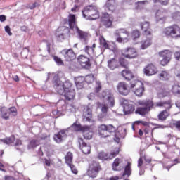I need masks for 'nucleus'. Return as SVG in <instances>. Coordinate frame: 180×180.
<instances>
[{"instance_id": "f257e3e1", "label": "nucleus", "mask_w": 180, "mask_h": 180, "mask_svg": "<svg viewBox=\"0 0 180 180\" xmlns=\"http://www.w3.org/2000/svg\"><path fill=\"white\" fill-rule=\"evenodd\" d=\"M138 105L139 106L143 107H139L136 110V113L138 115H141V116H145V115L148 114L151 109H154V108H161L162 106L167 105L166 108L168 110H165L162 111L158 116L159 120H167V117L169 116V109H171V103L169 101H159L155 103L153 102V100L146 99V100H139L137 101Z\"/></svg>"}, {"instance_id": "f03ea898", "label": "nucleus", "mask_w": 180, "mask_h": 180, "mask_svg": "<svg viewBox=\"0 0 180 180\" xmlns=\"http://www.w3.org/2000/svg\"><path fill=\"white\" fill-rule=\"evenodd\" d=\"M53 86L59 95L65 96L67 101H72L75 98V89L72 88V84L70 81L65 83L60 80L58 75H55L53 79Z\"/></svg>"}, {"instance_id": "7ed1b4c3", "label": "nucleus", "mask_w": 180, "mask_h": 180, "mask_svg": "<svg viewBox=\"0 0 180 180\" xmlns=\"http://www.w3.org/2000/svg\"><path fill=\"white\" fill-rule=\"evenodd\" d=\"M68 24L70 29L76 31L78 34L79 39L82 41H86V38L88 37V34L78 28V26L75 25V15L70 14L68 16Z\"/></svg>"}, {"instance_id": "20e7f679", "label": "nucleus", "mask_w": 180, "mask_h": 180, "mask_svg": "<svg viewBox=\"0 0 180 180\" xmlns=\"http://www.w3.org/2000/svg\"><path fill=\"white\" fill-rule=\"evenodd\" d=\"M163 33L167 37H172V39L175 40L180 39V27L176 25L166 27L163 30Z\"/></svg>"}, {"instance_id": "39448f33", "label": "nucleus", "mask_w": 180, "mask_h": 180, "mask_svg": "<svg viewBox=\"0 0 180 180\" xmlns=\"http://www.w3.org/2000/svg\"><path fill=\"white\" fill-rule=\"evenodd\" d=\"M115 130V127L112 124H101L98 127V134L101 137H103L105 139L106 137H109Z\"/></svg>"}, {"instance_id": "423d86ee", "label": "nucleus", "mask_w": 180, "mask_h": 180, "mask_svg": "<svg viewBox=\"0 0 180 180\" xmlns=\"http://www.w3.org/2000/svg\"><path fill=\"white\" fill-rule=\"evenodd\" d=\"M114 35L117 37L116 41L123 43L124 40L127 41H129L128 37L130 36V32H129L127 29L120 28L115 30Z\"/></svg>"}, {"instance_id": "0eeeda50", "label": "nucleus", "mask_w": 180, "mask_h": 180, "mask_svg": "<svg viewBox=\"0 0 180 180\" xmlns=\"http://www.w3.org/2000/svg\"><path fill=\"white\" fill-rule=\"evenodd\" d=\"M119 148H115L113 151H112L110 153H106L105 152H101L98 154V158L99 160H102L103 161H108L109 160H113L115 157L117 155H119L120 153Z\"/></svg>"}, {"instance_id": "6e6552de", "label": "nucleus", "mask_w": 180, "mask_h": 180, "mask_svg": "<svg viewBox=\"0 0 180 180\" xmlns=\"http://www.w3.org/2000/svg\"><path fill=\"white\" fill-rule=\"evenodd\" d=\"M160 57H163L162 60H160L161 65H167L169 61H171V58L172 57V52L169 50L162 51L159 53Z\"/></svg>"}, {"instance_id": "1a4fd4ad", "label": "nucleus", "mask_w": 180, "mask_h": 180, "mask_svg": "<svg viewBox=\"0 0 180 180\" xmlns=\"http://www.w3.org/2000/svg\"><path fill=\"white\" fill-rule=\"evenodd\" d=\"M122 56H124L125 58H136L137 57V51L133 47L125 48L122 50Z\"/></svg>"}, {"instance_id": "9d476101", "label": "nucleus", "mask_w": 180, "mask_h": 180, "mask_svg": "<svg viewBox=\"0 0 180 180\" xmlns=\"http://www.w3.org/2000/svg\"><path fill=\"white\" fill-rule=\"evenodd\" d=\"M102 98H107L108 104L110 108H113L115 106V97L113 96V93L110 90H104L101 94Z\"/></svg>"}, {"instance_id": "9b49d317", "label": "nucleus", "mask_w": 180, "mask_h": 180, "mask_svg": "<svg viewBox=\"0 0 180 180\" xmlns=\"http://www.w3.org/2000/svg\"><path fill=\"white\" fill-rule=\"evenodd\" d=\"M61 54H63L65 61H74L77 58V56H75V53L72 49H63L61 51Z\"/></svg>"}, {"instance_id": "f8f14e48", "label": "nucleus", "mask_w": 180, "mask_h": 180, "mask_svg": "<svg viewBox=\"0 0 180 180\" xmlns=\"http://www.w3.org/2000/svg\"><path fill=\"white\" fill-rule=\"evenodd\" d=\"M68 33V28L65 27H60L56 30L55 36L58 41L65 40V34Z\"/></svg>"}, {"instance_id": "ddd939ff", "label": "nucleus", "mask_w": 180, "mask_h": 180, "mask_svg": "<svg viewBox=\"0 0 180 180\" xmlns=\"http://www.w3.org/2000/svg\"><path fill=\"white\" fill-rule=\"evenodd\" d=\"M168 11L167 10L160 8L156 11L155 18L157 23H164L167 19V14Z\"/></svg>"}, {"instance_id": "4468645a", "label": "nucleus", "mask_w": 180, "mask_h": 180, "mask_svg": "<svg viewBox=\"0 0 180 180\" xmlns=\"http://www.w3.org/2000/svg\"><path fill=\"white\" fill-rule=\"evenodd\" d=\"M78 143L79 145V149L83 154H91V145L84 141V139L78 138Z\"/></svg>"}, {"instance_id": "2eb2a0df", "label": "nucleus", "mask_w": 180, "mask_h": 180, "mask_svg": "<svg viewBox=\"0 0 180 180\" xmlns=\"http://www.w3.org/2000/svg\"><path fill=\"white\" fill-rule=\"evenodd\" d=\"M143 72L148 77H151V75H155L158 72V69L154 64L149 63L144 68Z\"/></svg>"}, {"instance_id": "dca6fc26", "label": "nucleus", "mask_w": 180, "mask_h": 180, "mask_svg": "<svg viewBox=\"0 0 180 180\" xmlns=\"http://www.w3.org/2000/svg\"><path fill=\"white\" fill-rule=\"evenodd\" d=\"M124 103V115H131L135 110V107L133 103H128L126 99H122Z\"/></svg>"}, {"instance_id": "f3484780", "label": "nucleus", "mask_w": 180, "mask_h": 180, "mask_svg": "<svg viewBox=\"0 0 180 180\" xmlns=\"http://www.w3.org/2000/svg\"><path fill=\"white\" fill-rule=\"evenodd\" d=\"M78 62L82 68H84L85 70H89V68H91V60H89V58H86L84 55L79 56Z\"/></svg>"}, {"instance_id": "a211bd4d", "label": "nucleus", "mask_w": 180, "mask_h": 180, "mask_svg": "<svg viewBox=\"0 0 180 180\" xmlns=\"http://www.w3.org/2000/svg\"><path fill=\"white\" fill-rule=\"evenodd\" d=\"M117 89L120 95H124V96L130 94V89L124 82L118 83L117 86Z\"/></svg>"}, {"instance_id": "6ab92c4d", "label": "nucleus", "mask_w": 180, "mask_h": 180, "mask_svg": "<svg viewBox=\"0 0 180 180\" xmlns=\"http://www.w3.org/2000/svg\"><path fill=\"white\" fill-rule=\"evenodd\" d=\"M83 116L86 122L92 120V108L89 105L85 106L83 111Z\"/></svg>"}, {"instance_id": "aec40b11", "label": "nucleus", "mask_w": 180, "mask_h": 180, "mask_svg": "<svg viewBox=\"0 0 180 180\" xmlns=\"http://www.w3.org/2000/svg\"><path fill=\"white\" fill-rule=\"evenodd\" d=\"M67 129H62L60 130L57 134L54 135V140L56 143H61L63 140L67 139Z\"/></svg>"}, {"instance_id": "412c9836", "label": "nucleus", "mask_w": 180, "mask_h": 180, "mask_svg": "<svg viewBox=\"0 0 180 180\" xmlns=\"http://www.w3.org/2000/svg\"><path fill=\"white\" fill-rule=\"evenodd\" d=\"M141 30H143V34L144 36H151V29L150 28V22L145 21L140 24Z\"/></svg>"}, {"instance_id": "4be33fe9", "label": "nucleus", "mask_w": 180, "mask_h": 180, "mask_svg": "<svg viewBox=\"0 0 180 180\" xmlns=\"http://www.w3.org/2000/svg\"><path fill=\"white\" fill-rule=\"evenodd\" d=\"M104 8L107 12H115L116 11V1L115 0H108Z\"/></svg>"}, {"instance_id": "5701e85b", "label": "nucleus", "mask_w": 180, "mask_h": 180, "mask_svg": "<svg viewBox=\"0 0 180 180\" xmlns=\"http://www.w3.org/2000/svg\"><path fill=\"white\" fill-rule=\"evenodd\" d=\"M101 22L105 27H111L112 22L110 20V15H109L108 13H103L102 18H101Z\"/></svg>"}, {"instance_id": "b1692460", "label": "nucleus", "mask_w": 180, "mask_h": 180, "mask_svg": "<svg viewBox=\"0 0 180 180\" xmlns=\"http://www.w3.org/2000/svg\"><path fill=\"white\" fill-rule=\"evenodd\" d=\"M83 136L86 140H91L92 139V136H94V132L92 131V129L89 126H86L84 128V130L82 131Z\"/></svg>"}, {"instance_id": "393cba45", "label": "nucleus", "mask_w": 180, "mask_h": 180, "mask_svg": "<svg viewBox=\"0 0 180 180\" xmlns=\"http://www.w3.org/2000/svg\"><path fill=\"white\" fill-rule=\"evenodd\" d=\"M89 20H96V19H99V11H98V8L94 6L92 9L91 13L89 15V17L86 18Z\"/></svg>"}, {"instance_id": "a878e982", "label": "nucleus", "mask_w": 180, "mask_h": 180, "mask_svg": "<svg viewBox=\"0 0 180 180\" xmlns=\"http://www.w3.org/2000/svg\"><path fill=\"white\" fill-rule=\"evenodd\" d=\"M120 164H122V159L119 158H115L112 165L113 171H122L123 167H120Z\"/></svg>"}, {"instance_id": "bb28decb", "label": "nucleus", "mask_w": 180, "mask_h": 180, "mask_svg": "<svg viewBox=\"0 0 180 180\" xmlns=\"http://www.w3.org/2000/svg\"><path fill=\"white\" fill-rule=\"evenodd\" d=\"M95 8V6L89 5L84 8L82 10L83 18L87 19V18L91 15L92 10Z\"/></svg>"}, {"instance_id": "cd10ccee", "label": "nucleus", "mask_w": 180, "mask_h": 180, "mask_svg": "<svg viewBox=\"0 0 180 180\" xmlns=\"http://www.w3.org/2000/svg\"><path fill=\"white\" fill-rule=\"evenodd\" d=\"M85 81V77L82 76H79L77 77H75V84L78 88V89H81L84 86V82Z\"/></svg>"}, {"instance_id": "c85d7f7f", "label": "nucleus", "mask_w": 180, "mask_h": 180, "mask_svg": "<svg viewBox=\"0 0 180 180\" xmlns=\"http://www.w3.org/2000/svg\"><path fill=\"white\" fill-rule=\"evenodd\" d=\"M122 77L127 80V81H131V79H133L134 75H133V72L131 71L128 70H124L122 71Z\"/></svg>"}, {"instance_id": "c756f323", "label": "nucleus", "mask_w": 180, "mask_h": 180, "mask_svg": "<svg viewBox=\"0 0 180 180\" xmlns=\"http://www.w3.org/2000/svg\"><path fill=\"white\" fill-rule=\"evenodd\" d=\"M86 126L82 127L81 124H77V122L73 123L70 127V130H73L74 131H83L85 130Z\"/></svg>"}, {"instance_id": "7c9ffc66", "label": "nucleus", "mask_w": 180, "mask_h": 180, "mask_svg": "<svg viewBox=\"0 0 180 180\" xmlns=\"http://www.w3.org/2000/svg\"><path fill=\"white\" fill-rule=\"evenodd\" d=\"M108 64L110 70H115L119 67V62L115 58H112L108 60Z\"/></svg>"}, {"instance_id": "2f4dec72", "label": "nucleus", "mask_w": 180, "mask_h": 180, "mask_svg": "<svg viewBox=\"0 0 180 180\" xmlns=\"http://www.w3.org/2000/svg\"><path fill=\"white\" fill-rule=\"evenodd\" d=\"M126 175L127 177L131 175V163L130 162H128L125 166L122 176H126Z\"/></svg>"}, {"instance_id": "473e14b6", "label": "nucleus", "mask_w": 180, "mask_h": 180, "mask_svg": "<svg viewBox=\"0 0 180 180\" xmlns=\"http://www.w3.org/2000/svg\"><path fill=\"white\" fill-rule=\"evenodd\" d=\"M1 115L2 119H4V120H9V111L6 107L1 108Z\"/></svg>"}, {"instance_id": "72a5a7b5", "label": "nucleus", "mask_w": 180, "mask_h": 180, "mask_svg": "<svg viewBox=\"0 0 180 180\" xmlns=\"http://www.w3.org/2000/svg\"><path fill=\"white\" fill-rule=\"evenodd\" d=\"M171 75L167 70H163L159 74V78L162 81H168Z\"/></svg>"}, {"instance_id": "f704fd0d", "label": "nucleus", "mask_w": 180, "mask_h": 180, "mask_svg": "<svg viewBox=\"0 0 180 180\" xmlns=\"http://www.w3.org/2000/svg\"><path fill=\"white\" fill-rule=\"evenodd\" d=\"M143 84L141 81L137 79H133L130 82V88L133 89V88H139V86H143Z\"/></svg>"}, {"instance_id": "c9c22d12", "label": "nucleus", "mask_w": 180, "mask_h": 180, "mask_svg": "<svg viewBox=\"0 0 180 180\" xmlns=\"http://www.w3.org/2000/svg\"><path fill=\"white\" fill-rule=\"evenodd\" d=\"M89 169H93L94 171L99 172L101 171V165H99V162L93 161L89 165Z\"/></svg>"}, {"instance_id": "e433bc0d", "label": "nucleus", "mask_w": 180, "mask_h": 180, "mask_svg": "<svg viewBox=\"0 0 180 180\" xmlns=\"http://www.w3.org/2000/svg\"><path fill=\"white\" fill-rule=\"evenodd\" d=\"M151 39L152 37L141 41V49L142 50H146V49L151 46Z\"/></svg>"}, {"instance_id": "4c0bfd02", "label": "nucleus", "mask_w": 180, "mask_h": 180, "mask_svg": "<svg viewBox=\"0 0 180 180\" xmlns=\"http://www.w3.org/2000/svg\"><path fill=\"white\" fill-rule=\"evenodd\" d=\"M0 141L4 143V144H7V145L12 144V143H13V141H15V136H11L10 137L5 138L4 139H1Z\"/></svg>"}, {"instance_id": "58836bf2", "label": "nucleus", "mask_w": 180, "mask_h": 180, "mask_svg": "<svg viewBox=\"0 0 180 180\" xmlns=\"http://www.w3.org/2000/svg\"><path fill=\"white\" fill-rule=\"evenodd\" d=\"M143 92H144V84L142 86L136 87L134 94L136 96H143Z\"/></svg>"}, {"instance_id": "ea45409f", "label": "nucleus", "mask_w": 180, "mask_h": 180, "mask_svg": "<svg viewBox=\"0 0 180 180\" xmlns=\"http://www.w3.org/2000/svg\"><path fill=\"white\" fill-rule=\"evenodd\" d=\"M99 172H98L97 170H94L93 169H89L87 171V175L88 176H89L90 178H96V176H98Z\"/></svg>"}, {"instance_id": "a19ab883", "label": "nucleus", "mask_w": 180, "mask_h": 180, "mask_svg": "<svg viewBox=\"0 0 180 180\" xmlns=\"http://www.w3.org/2000/svg\"><path fill=\"white\" fill-rule=\"evenodd\" d=\"M65 162L68 165L72 164V153L68 152L65 156Z\"/></svg>"}, {"instance_id": "79ce46f5", "label": "nucleus", "mask_w": 180, "mask_h": 180, "mask_svg": "<svg viewBox=\"0 0 180 180\" xmlns=\"http://www.w3.org/2000/svg\"><path fill=\"white\" fill-rule=\"evenodd\" d=\"M100 45L103 49H109V44H108L106 39L103 37H100Z\"/></svg>"}, {"instance_id": "37998d69", "label": "nucleus", "mask_w": 180, "mask_h": 180, "mask_svg": "<svg viewBox=\"0 0 180 180\" xmlns=\"http://www.w3.org/2000/svg\"><path fill=\"white\" fill-rule=\"evenodd\" d=\"M172 92L174 95H180V86L175 84L172 88Z\"/></svg>"}, {"instance_id": "c03bdc74", "label": "nucleus", "mask_w": 180, "mask_h": 180, "mask_svg": "<svg viewBox=\"0 0 180 180\" xmlns=\"http://www.w3.org/2000/svg\"><path fill=\"white\" fill-rule=\"evenodd\" d=\"M84 81L87 84H92V82L95 81V77H94V75H89L86 76V77L84 78Z\"/></svg>"}, {"instance_id": "a18cd8bd", "label": "nucleus", "mask_w": 180, "mask_h": 180, "mask_svg": "<svg viewBox=\"0 0 180 180\" xmlns=\"http://www.w3.org/2000/svg\"><path fill=\"white\" fill-rule=\"evenodd\" d=\"M39 144H40V142H39V141L33 139L30 142V144L28 145V148H34L35 147H37Z\"/></svg>"}, {"instance_id": "49530a36", "label": "nucleus", "mask_w": 180, "mask_h": 180, "mask_svg": "<svg viewBox=\"0 0 180 180\" xmlns=\"http://www.w3.org/2000/svg\"><path fill=\"white\" fill-rule=\"evenodd\" d=\"M101 108L103 115H106L108 113V110H109V107L108 106V104L102 103L101 105Z\"/></svg>"}, {"instance_id": "de8ad7c7", "label": "nucleus", "mask_w": 180, "mask_h": 180, "mask_svg": "<svg viewBox=\"0 0 180 180\" xmlns=\"http://www.w3.org/2000/svg\"><path fill=\"white\" fill-rule=\"evenodd\" d=\"M120 64L121 67H123L124 68H127L129 67V62L124 58H120Z\"/></svg>"}, {"instance_id": "09e8293b", "label": "nucleus", "mask_w": 180, "mask_h": 180, "mask_svg": "<svg viewBox=\"0 0 180 180\" xmlns=\"http://www.w3.org/2000/svg\"><path fill=\"white\" fill-rule=\"evenodd\" d=\"M53 58L57 65H64V62L60 58H58V56H53Z\"/></svg>"}, {"instance_id": "8fccbe9b", "label": "nucleus", "mask_w": 180, "mask_h": 180, "mask_svg": "<svg viewBox=\"0 0 180 180\" xmlns=\"http://www.w3.org/2000/svg\"><path fill=\"white\" fill-rule=\"evenodd\" d=\"M131 36L134 40H136V39H139V37H140V31L137 30H134L131 33Z\"/></svg>"}, {"instance_id": "3c124183", "label": "nucleus", "mask_w": 180, "mask_h": 180, "mask_svg": "<svg viewBox=\"0 0 180 180\" xmlns=\"http://www.w3.org/2000/svg\"><path fill=\"white\" fill-rule=\"evenodd\" d=\"M84 51L89 56H91L94 53V48L91 46H86Z\"/></svg>"}, {"instance_id": "603ef678", "label": "nucleus", "mask_w": 180, "mask_h": 180, "mask_svg": "<svg viewBox=\"0 0 180 180\" xmlns=\"http://www.w3.org/2000/svg\"><path fill=\"white\" fill-rule=\"evenodd\" d=\"M68 110L72 113H75V112H77V107H75V105L73 104H70L68 106Z\"/></svg>"}, {"instance_id": "864d4df0", "label": "nucleus", "mask_w": 180, "mask_h": 180, "mask_svg": "<svg viewBox=\"0 0 180 180\" xmlns=\"http://www.w3.org/2000/svg\"><path fill=\"white\" fill-rule=\"evenodd\" d=\"M68 165L70 168L72 174H75V175L78 174V170L76 169L75 166L72 163Z\"/></svg>"}, {"instance_id": "5fc2aeb1", "label": "nucleus", "mask_w": 180, "mask_h": 180, "mask_svg": "<svg viewBox=\"0 0 180 180\" xmlns=\"http://www.w3.org/2000/svg\"><path fill=\"white\" fill-rule=\"evenodd\" d=\"M96 87H95V92L98 93L101 89H102V86L101 84V82H96Z\"/></svg>"}, {"instance_id": "6e6d98bb", "label": "nucleus", "mask_w": 180, "mask_h": 180, "mask_svg": "<svg viewBox=\"0 0 180 180\" xmlns=\"http://www.w3.org/2000/svg\"><path fill=\"white\" fill-rule=\"evenodd\" d=\"M153 2L155 4L159 2V4H161V5H168V1H167V0H153Z\"/></svg>"}, {"instance_id": "4d7b16f0", "label": "nucleus", "mask_w": 180, "mask_h": 180, "mask_svg": "<svg viewBox=\"0 0 180 180\" xmlns=\"http://www.w3.org/2000/svg\"><path fill=\"white\" fill-rule=\"evenodd\" d=\"M9 110L11 113H13V116H16L18 110L15 107L10 108Z\"/></svg>"}, {"instance_id": "13d9d810", "label": "nucleus", "mask_w": 180, "mask_h": 180, "mask_svg": "<svg viewBox=\"0 0 180 180\" xmlns=\"http://www.w3.org/2000/svg\"><path fill=\"white\" fill-rule=\"evenodd\" d=\"M38 6H39V3L34 2V3L32 4H29V5H28V8H29L30 9H34V8H37Z\"/></svg>"}, {"instance_id": "bf43d9fd", "label": "nucleus", "mask_w": 180, "mask_h": 180, "mask_svg": "<svg viewBox=\"0 0 180 180\" xmlns=\"http://www.w3.org/2000/svg\"><path fill=\"white\" fill-rule=\"evenodd\" d=\"M5 32L8 33V36H12V32H11V27L7 25L4 27Z\"/></svg>"}, {"instance_id": "052dcab7", "label": "nucleus", "mask_w": 180, "mask_h": 180, "mask_svg": "<svg viewBox=\"0 0 180 180\" xmlns=\"http://www.w3.org/2000/svg\"><path fill=\"white\" fill-rule=\"evenodd\" d=\"M18 146H22V141L20 139H17L15 141V146L16 150H19Z\"/></svg>"}, {"instance_id": "680f3d73", "label": "nucleus", "mask_w": 180, "mask_h": 180, "mask_svg": "<svg viewBox=\"0 0 180 180\" xmlns=\"http://www.w3.org/2000/svg\"><path fill=\"white\" fill-rule=\"evenodd\" d=\"M174 57L177 61H180V52L179 51H176L174 53Z\"/></svg>"}, {"instance_id": "e2e57ef3", "label": "nucleus", "mask_w": 180, "mask_h": 180, "mask_svg": "<svg viewBox=\"0 0 180 180\" xmlns=\"http://www.w3.org/2000/svg\"><path fill=\"white\" fill-rule=\"evenodd\" d=\"M174 127L176 129H178V130H180V121H176V122L174 123Z\"/></svg>"}, {"instance_id": "0e129e2a", "label": "nucleus", "mask_w": 180, "mask_h": 180, "mask_svg": "<svg viewBox=\"0 0 180 180\" xmlns=\"http://www.w3.org/2000/svg\"><path fill=\"white\" fill-rule=\"evenodd\" d=\"M173 162H174L173 165H176V164H180V158H176L173 160Z\"/></svg>"}, {"instance_id": "69168bd1", "label": "nucleus", "mask_w": 180, "mask_h": 180, "mask_svg": "<svg viewBox=\"0 0 180 180\" xmlns=\"http://www.w3.org/2000/svg\"><path fill=\"white\" fill-rule=\"evenodd\" d=\"M143 165V158H140L138 160V167H140Z\"/></svg>"}, {"instance_id": "338daca9", "label": "nucleus", "mask_w": 180, "mask_h": 180, "mask_svg": "<svg viewBox=\"0 0 180 180\" xmlns=\"http://www.w3.org/2000/svg\"><path fill=\"white\" fill-rule=\"evenodd\" d=\"M6 20V16L1 15H0V22H5Z\"/></svg>"}, {"instance_id": "774afa93", "label": "nucleus", "mask_w": 180, "mask_h": 180, "mask_svg": "<svg viewBox=\"0 0 180 180\" xmlns=\"http://www.w3.org/2000/svg\"><path fill=\"white\" fill-rule=\"evenodd\" d=\"M136 123H141L143 126H147V124H148V123L146 121H136Z\"/></svg>"}]
</instances>
